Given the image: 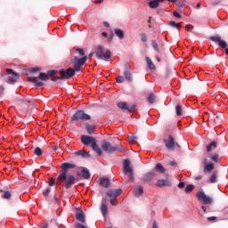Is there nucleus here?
Listing matches in <instances>:
<instances>
[{"label":"nucleus","mask_w":228,"mask_h":228,"mask_svg":"<svg viewBox=\"0 0 228 228\" xmlns=\"http://www.w3.org/2000/svg\"><path fill=\"white\" fill-rule=\"evenodd\" d=\"M28 81H29L30 83H34L35 86L37 87L44 86V85H45L44 82H40V81L37 80V77H28Z\"/></svg>","instance_id":"obj_19"},{"label":"nucleus","mask_w":228,"mask_h":228,"mask_svg":"<svg viewBox=\"0 0 228 228\" xmlns=\"http://www.w3.org/2000/svg\"><path fill=\"white\" fill-rule=\"evenodd\" d=\"M217 142L213 141L207 146V151L211 152V151H214V149H216Z\"/></svg>","instance_id":"obj_26"},{"label":"nucleus","mask_w":228,"mask_h":228,"mask_svg":"<svg viewBox=\"0 0 228 228\" xmlns=\"http://www.w3.org/2000/svg\"><path fill=\"white\" fill-rule=\"evenodd\" d=\"M81 142L84 145H92L93 151L99 156H102V150L97 145V139L95 137L82 135Z\"/></svg>","instance_id":"obj_2"},{"label":"nucleus","mask_w":228,"mask_h":228,"mask_svg":"<svg viewBox=\"0 0 228 228\" xmlns=\"http://www.w3.org/2000/svg\"><path fill=\"white\" fill-rule=\"evenodd\" d=\"M102 149L108 154H113V152H126V149L122 145L113 146L111 142L103 140L102 142Z\"/></svg>","instance_id":"obj_3"},{"label":"nucleus","mask_w":228,"mask_h":228,"mask_svg":"<svg viewBox=\"0 0 228 228\" xmlns=\"http://www.w3.org/2000/svg\"><path fill=\"white\" fill-rule=\"evenodd\" d=\"M174 17H176V19H181V13H179L177 11H175L173 12Z\"/></svg>","instance_id":"obj_47"},{"label":"nucleus","mask_w":228,"mask_h":228,"mask_svg":"<svg viewBox=\"0 0 228 228\" xmlns=\"http://www.w3.org/2000/svg\"><path fill=\"white\" fill-rule=\"evenodd\" d=\"M75 154L77 156H82V158H90V153L86 152L85 150L78 151Z\"/></svg>","instance_id":"obj_25"},{"label":"nucleus","mask_w":228,"mask_h":228,"mask_svg":"<svg viewBox=\"0 0 228 228\" xmlns=\"http://www.w3.org/2000/svg\"><path fill=\"white\" fill-rule=\"evenodd\" d=\"M101 212L103 216H106L108 215V205H106V203H102Z\"/></svg>","instance_id":"obj_28"},{"label":"nucleus","mask_w":228,"mask_h":228,"mask_svg":"<svg viewBox=\"0 0 228 228\" xmlns=\"http://www.w3.org/2000/svg\"><path fill=\"white\" fill-rule=\"evenodd\" d=\"M151 45L157 53H159V47L158 46V43L155 40L151 41Z\"/></svg>","instance_id":"obj_39"},{"label":"nucleus","mask_w":228,"mask_h":228,"mask_svg":"<svg viewBox=\"0 0 228 228\" xmlns=\"http://www.w3.org/2000/svg\"><path fill=\"white\" fill-rule=\"evenodd\" d=\"M86 60H88V57L86 56H84L80 59L78 57H74L73 69L75 72H79V70H81V68L83 67V65L86 63Z\"/></svg>","instance_id":"obj_7"},{"label":"nucleus","mask_w":228,"mask_h":228,"mask_svg":"<svg viewBox=\"0 0 228 228\" xmlns=\"http://www.w3.org/2000/svg\"><path fill=\"white\" fill-rule=\"evenodd\" d=\"M103 25H104L105 28H110V22H108V21H105L103 23Z\"/></svg>","instance_id":"obj_59"},{"label":"nucleus","mask_w":228,"mask_h":228,"mask_svg":"<svg viewBox=\"0 0 228 228\" xmlns=\"http://www.w3.org/2000/svg\"><path fill=\"white\" fill-rule=\"evenodd\" d=\"M152 228H158V223L156 221L153 222Z\"/></svg>","instance_id":"obj_61"},{"label":"nucleus","mask_w":228,"mask_h":228,"mask_svg":"<svg viewBox=\"0 0 228 228\" xmlns=\"http://www.w3.org/2000/svg\"><path fill=\"white\" fill-rule=\"evenodd\" d=\"M210 40L216 44H218L219 47H222V49H225V54L228 56L227 42L222 40L220 36H213L210 37Z\"/></svg>","instance_id":"obj_10"},{"label":"nucleus","mask_w":228,"mask_h":228,"mask_svg":"<svg viewBox=\"0 0 228 228\" xmlns=\"http://www.w3.org/2000/svg\"><path fill=\"white\" fill-rule=\"evenodd\" d=\"M78 177H83V179H90V171L86 168H83L77 173Z\"/></svg>","instance_id":"obj_14"},{"label":"nucleus","mask_w":228,"mask_h":228,"mask_svg":"<svg viewBox=\"0 0 228 228\" xmlns=\"http://www.w3.org/2000/svg\"><path fill=\"white\" fill-rule=\"evenodd\" d=\"M196 181H200V179H202V175H199V176H196Z\"/></svg>","instance_id":"obj_63"},{"label":"nucleus","mask_w":228,"mask_h":228,"mask_svg":"<svg viewBox=\"0 0 228 228\" xmlns=\"http://www.w3.org/2000/svg\"><path fill=\"white\" fill-rule=\"evenodd\" d=\"M70 168H76V164H71L69 162H64L61 165V173L58 176L57 181H64V187L69 190V188H72L73 184L76 183V176L72 175H67L69 170Z\"/></svg>","instance_id":"obj_1"},{"label":"nucleus","mask_w":228,"mask_h":228,"mask_svg":"<svg viewBox=\"0 0 228 228\" xmlns=\"http://www.w3.org/2000/svg\"><path fill=\"white\" fill-rule=\"evenodd\" d=\"M54 74H56V70H48L47 71V73H46V75H48V77H49V76H54Z\"/></svg>","instance_id":"obj_49"},{"label":"nucleus","mask_w":228,"mask_h":228,"mask_svg":"<svg viewBox=\"0 0 228 228\" xmlns=\"http://www.w3.org/2000/svg\"><path fill=\"white\" fill-rule=\"evenodd\" d=\"M118 108H119V110H126V111H129V113H131V111H134V108H136V105H132L129 107V105L127 104V102H118L117 104Z\"/></svg>","instance_id":"obj_12"},{"label":"nucleus","mask_w":228,"mask_h":228,"mask_svg":"<svg viewBox=\"0 0 228 228\" xmlns=\"http://www.w3.org/2000/svg\"><path fill=\"white\" fill-rule=\"evenodd\" d=\"M201 209L204 213H208V208L206 206H201Z\"/></svg>","instance_id":"obj_54"},{"label":"nucleus","mask_w":228,"mask_h":228,"mask_svg":"<svg viewBox=\"0 0 228 228\" xmlns=\"http://www.w3.org/2000/svg\"><path fill=\"white\" fill-rule=\"evenodd\" d=\"M217 218L218 217H216V216H209V217L207 218V220L208 222H215V220H216Z\"/></svg>","instance_id":"obj_50"},{"label":"nucleus","mask_w":228,"mask_h":228,"mask_svg":"<svg viewBox=\"0 0 228 228\" xmlns=\"http://www.w3.org/2000/svg\"><path fill=\"white\" fill-rule=\"evenodd\" d=\"M210 183H216V173H214V174L210 176Z\"/></svg>","instance_id":"obj_42"},{"label":"nucleus","mask_w":228,"mask_h":228,"mask_svg":"<svg viewBox=\"0 0 228 228\" xmlns=\"http://www.w3.org/2000/svg\"><path fill=\"white\" fill-rule=\"evenodd\" d=\"M171 28H175L176 29H181V23H177L175 21H169L168 23Z\"/></svg>","instance_id":"obj_33"},{"label":"nucleus","mask_w":228,"mask_h":228,"mask_svg":"<svg viewBox=\"0 0 228 228\" xmlns=\"http://www.w3.org/2000/svg\"><path fill=\"white\" fill-rule=\"evenodd\" d=\"M195 189V186L193 184H188L185 188V193H191L193 190Z\"/></svg>","instance_id":"obj_35"},{"label":"nucleus","mask_w":228,"mask_h":228,"mask_svg":"<svg viewBox=\"0 0 228 228\" xmlns=\"http://www.w3.org/2000/svg\"><path fill=\"white\" fill-rule=\"evenodd\" d=\"M155 168H156V171H157V172H159V174H165V170H166V169H165V167H163V165L158 163V164L156 165Z\"/></svg>","instance_id":"obj_29"},{"label":"nucleus","mask_w":228,"mask_h":228,"mask_svg":"<svg viewBox=\"0 0 228 228\" xmlns=\"http://www.w3.org/2000/svg\"><path fill=\"white\" fill-rule=\"evenodd\" d=\"M164 143L167 151H175V149H181V145L175 142V139L172 135H169L168 138L164 139Z\"/></svg>","instance_id":"obj_6"},{"label":"nucleus","mask_w":228,"mask_h":228,"mask_svg":"<svg viewBox=\"0 0 228 228\" xmlns=\"http://www.w3.org/2000/svg\"><path fill=\"white\" fill-rule=\"evenodd\" d=\"M148 102H150V104H154V102H156V95H154V94H151L148 96Z\"/></svg>","instance_id":"obj_31"},{"label":"nucleus","mask_w":228,"mask_h":228,"mask_svg":"<svg viewBox=\"0 0 228 228\" xmlns=\"http://www.w3.org/2000/svg\"><path fill=\"white\" fill-rule=\"evenodd\" d=\"M77 52H78L80 56H85V50H83V48H77Z\"/></svg>","instance_id":"obj_44"},{"label":"nucleus","mask_w":228,"mask_h":228,"mask_svg":"<svg viewBox=\"0 0 228 228\" xmlns=\"http://www.w3.org/2000/svg\"><path fill=\"white\" fill-rule=\"evenodd\" d=\"M146 62L151 70H154V69H156V65H154V62H152V60H151V58L146 57Z\"/></svg>","instance_id":"obj_27"},{"label":"nucleus","mask_w":228,"mask_h":228,"mask_svg":"<svg viewBox=\"0 0 228 228\" xmlns=\"http://www.w3.org/2000/svg\"><path fill=\"white\" fill-rule=\"evenodd\" d=\"M154 177H156V174L154 172H150L144 175L143 181H152Z\"/></svg>","instance_id":"obj_24"},{"label":"nucleus","mask_w":228,"mask_h":228,"mask_svg":"<svg viewBox=\"0 0 228 228\" xmlns=\"http://www.w3.org/2000/svg\"><path fill=\"white\" fill-rule=\"evenodd\" d=\"M141 40L142 42H147V35L141 34Z\"/></svg>","instance_id":"obj_48"},{"label":"nucleus","mask_w":228,"mask_h":228,"mask_svg":"<svg viewBox=\"0 0 228 228\" xmlns=\"http://www.w3.org/2000/svg\"><path fill=\"white\" fill-rule=\"evenodd\" d=\"M175 111H176V115L178 117H181V115H183V107H181V105H176Z\"/></svg>","instance_id":"obj_36"},{"label":"nucleus","mask_w":228,"mask_h":228,"mask_svg":"<svg viewBox=\"0 0 228 228\" xmlns=\"http://www.w3.org/2000/svg\"><path fill=\"white\" fill-rule=\"evenodd\" d=\"M126 71L124 72V76L126 79V81H133V77H131V68L129 67V64L125 65Z\"/></svg>","instance_id":"obj_15"},{"label":"nucleus","mask_w":228,"mask_h":228,"mask_svg":"<svg viewBox=\"0 0 228 228\" xmlns=\"http://www.w3.org/2000/svg\"><path fill=\"white\" fill-rule=\"evenodd\" d=\"M149 6H150V8L155 9V8H158V6H159V4L158 2H155L154 0H152L149 3Z\"/></svg>","instance_id":"obj_37"},{"label":"nucleus","mask_w":228,"mask_h":228,"mask_svg":"<svg viewBox=\"0 0 228 228\" xmlns=\"http://www.w3.org/2000/svg\"><path fill=\"white\" fill-rule=\"evenodd\" d=\"M169 165L171 166V167H175L176 165H177V163H175V161H170L169 162Z\"/></svg>","instance_id":"obj_55"},{"label":"nucleus","mask_w":228,"mask_h":228,"mask_svg":"<svg viewBox=\"0 0 228 228\" xmlns=\"http://www.w3.org/2000/svg\"><path fill=\"white\" fill-rule=\"evenodd\" d=\"M123 174L127 175V183H133L134 181V172L133 171L129 159H126L123 162Z\"/></svg>","instance_id":"obj_4"},{"label":"nucleus","mask_w":228,"mask_h":228,"mask_svg":"<svg viewBox=\"0 0 228 228\" xmlns=\"http://www.w3.org/2000/svg\"><path fill=\"white\" fill-rule=\"evenodd\" d=\"M12 198V191H4L2 199H6L7 200Z\"/></svg>","instance_id":"obj_32"},{"label":"nucleus","mask_w":228,"mask_h":228,"mask_svg":"<svg viewBox=\"0 0 228 228\" xmlns=\"http://www.w3.org/2000/svg\"><path fill=\"white\" fill-rule=\"evenodd\" d=\"M115 200H113V198H110L111 206H117V203H115Z\"/></svg>","instance_id":"obj_53"},{"label":"nucleus","mask_w":228,"mask_h":228,"mask_svg":"<svg viewBox=\"0 0 228 228\" xmlns=\"http://www.w3.org/2000/svg\"><path fill=\"white\" fill-rule=\"evenodd\" d=\"M185 29H186L187 31H193V26H191V25H186V26H185Z\"/></svg>","instance_id":"obj_51"},{"label":"nucleus","mask_w":228,"mask_h":228,"mask_svg":"<svg viewBox=\"0 0 228 228\" xmlns=\"http://www.w3.org/2000/svg\"><path fill=\"white\" fill-rule=\"evenodd\" d=\"M134 193L136 197H142V195H143V187L142 186L134 187Z\"/></svg>","instance_id":"obj_21"},{"label":"nucleus","mask_w":228,"mask_h":228,"mask_svg":"<svg viewBox=\"0 0 228 228\" xmlns=\"http://www.w3.org/2000/svg\"><path fill=\"white\" fill-rule=\"evenodd\" d=\"M114 33H115L116 37H118V38H119L120 40H123L124 35H125L124 30H122L120 28H115Z\"/></svg>","instance_id":"obj_23"},{"label":"nucleus","mask_w":228,"mask_h":228,"mask_svg":"<svg viewBox=\"0 0 228 228\" xmlns=\"http://www.w3.org/2000/svg\"><path fill=\"white\" fill-rule=\"evenodd\" d=\"M204 165H205V167H204L205 172H213V170H215V164L213 163L208 164V159H204Z\"/></svg>","instance_id":"obj_18"},{"label":"nucleus","mask_w":228,"mask_h":228,"mask_svg":"<svg viewBox=\"0 0 228 228\" xmlns=\"http://www.w3.org/2000/svg\"><path fill=\"white\" fill-rule=\"evenodd\" d=\"M86 131H87L88 134H94V133L95 131V127L92 125H87Z\"/></svg>","instance_id":"obj_30"},{"label":"nucleus","mask_w":228,"mask_h":228,"mask_svg":"<svg viewBox=\"0 0 228 228\" xmlns=\"http://www.w3.org/2000/svg\"><path fill=\"white\" fill-rule=\"evenodd\" d=\"M124 81H125L124 77L118 76V77H117V83H124Z\"/></svg>","instance_id":"obj_46"},{"label":"nucleus","mask_w":228,"mask_h":228,"mask_svg":"<svg viewBox=\"0 0 228 228\" xmlns=\"http://www.w3.org/2000/svg\"><path fill=\"white\" fill-rule=\"evenodd\" d=\"M184 186H185V183H184V182H180L179 183H178V188H184Z\"/></svg>","instance_id":"obj_52"},{"label":"nucleus","mask_w":228,"mask_h":228,"mask_svg":"<svg viewBox=\"0 0 228 228\" xmlns=\"http://www.w3.org/2000/svg\"><path fill=\"white\" fill-rule=\"evenodd\" d=\"M95 54L98 60H110L111 58V51L107 50L104 53V47L102 45L97 46Z\"/></svg>","instance_id":"obj_5"},{"label":"nucleus","mask_w":228,"mask_h":228,"mask_svg":"<svg viewBox=\"0 0 228 228\" xmlns=\"http://www.w3.org/2000/svg\"><path fill=\"white\" fill-rule=\"evenodd\" d=\"M58 79H60V77H53L52 78V81H58Z\"/></svg>","instance_id":"obj_62"},{"label":"nucleus","mask_w":228,"mask_h":228,"mask_svg":"<svg viewBox=\"0 0 228 228\" xmlns=\"http://www.w3.org/2000/svg\"><path fill=\"white\" fill-rule=\"evenodd\" d=\"M50 193H51V187L46 188V189L43 191L44 197H48Z\"/></svg>","instance_id":"obj_41"},{"label":"nucleus","mask_w":228,"mask_h":228,"mask_svg":"<svg viewBox=\"0 0 228 228\" xmlns=\"http://www.w3.org/2000/svg\"><path fill=\"white\" fill-rule=\"evenodd\" d=\"M102 36L104 37V38H107L108 37V32H102Z\"/></svg>","instance_id":"obj_60"},{"label":"nucleus","mask_w":228,"mask_h":228,"mask_svg":"<svg viewBox=\"0 0 228 228\" xmlns=\"http://www.w3.org/2000/svg\"><path fill=\"white\" fill-rule=\"evenodd\" d=\"M196 197L198 200L203 202V204H213V198L206 195L202 191H198Z\"/></svg>","instance_id":"obj_9"},{"label":"nucleus","mask_w":228,"mask_h":228,"mask_svg":"<svg viewBox=\"0 0 228 228\" xmlns=\"http://www.w3.org/2000/svg\"><path fill=\"white\" fill-rule=\"evenodd\" d=\"M113 40V34H110V37L108 39V43L110 44Z\"/></svg>","instance_id":"obj_57"},{"label":"nucleus","mask_w":228,"mask_h":228,"mask_svg":"<svg viewBox=\"0 0 228 228\" xmlns=\"http://www.w3.org/2000/svg\"><path fill=\"white\" fill-rule=\"evenodd\" d=\"M100 184L103 188H110V179H108V178H101L100 179Z\"/></svg>","instance_id":"obj_22"},{"label":"nucleus","mask_w":228,"mask_h":228,"mask_svg":"<svg viewBox=\"0 0 228 228\" xmlns=\"http://www.w3.org/2000/svg\"><path fill=\"white\" fill-rule=\"evenodd\" d=\"M60 74L62 79H70V77L76 74V71L74 69L69 68L67 69H61Z\"/></svg>","instance_id":"obj_11"},{"label":"nucleus","mask_w":228,"mask_h":228,"mask_svg":"<svg viewBox=\"0 0 228 228\" xmlns=\"http://www.w3.org/2000/svg\"><path fill=\"white\" fill-rule=\"evenodd\" d=\"M154 1L159 4V3H163L165 0H154Z\"/></svg>","instance_id":"obj_64"},{"label":"nucleus","mask_w":228,"mask_h":228,"mask_svg":"<svg viewBox=\"0 0 228 228\" xmlns=\"http://www.w3.org/2000/svg\"><path fill=\"white\" fill-rule=\"evenodd\" d=\"M7 73H9L12 76V77H8V81L10 83H15V81L17 80V77H19V74L15 73V71H13V69H8Z\"/></svg>","instance_id":"obj_16"},{"label":"nucleus","mask_w":228,"mask_h":228,"mask_svg":"<svg viewBox=\"0 0 228 228\" xmlns=\"http://www.w3.org/2000/svg\"><path fill=\"white\" fill-rule=\"evenodd\" d=\"M76 218L78 220V222H82L84 224L85 222V213L82 209H77L76 211Z\"/></svg>","instance_id":"obj_17"},{"label":"nucleus","mask_w":228,"mask_h":228,"mask_svg":"<svg viewBox=\"0 0 228 228\" xmlns=\"http://www.w3.org/2000/svg\"><path fill=\"white\" fill-rule=\"evenodd\" d=\"M102 3H104V0H96L95 1L96 4H101Z\"/></svg>","instance_id":"obj_58"},{"label":"nucleus","mask_w":228,"mask_h":228,"mask_svg":"<svg viewBox=\"0 0 228 228\" xmlns=\"http://www.w3.org/2000/svg\"><path fill=\"white\" fill-rule=\"evenodd\" d=\"M210 159H212V161H215V163H218V154L212 155L210 157Z\"/></svg>","instance_id":"obj_43"},{"label":"nucleus","mask_w":228,"mask_h":228,"mask_svg":"<svg viewBox=\"0 0 228 228\" xmlns=\"http://www.w3.org/2000/svg\"><path fill=\"white\" fill-rule=\"evenodd\" d=\"M38 70H40V68H38V67L32 68V69H31L32 72H37Z\"/></svg>","instance_id":"obj_56"},{"label":"nucleus","mask_w":228,"mask_h":228,"mask_svg":"<svg viewBox=\"0 0 228 228\" xmlns=\"http://www.w3.org/2000/svg\"><path fill=\"white\" fill-rule=\"evenodd\" d=\"M92 118L90 115L85 113V110H77L71 118L72 122L77 120H90Z\"/></svg>","instance_id":"obj_8"},{"label":"nucleus","mask_w":228,"mask_h":228,"mask_svg":"<svg viewBox=\"0 0 228 228\" xmlns=\"http://www.w3.org/2000/svg\"><path fill=\"white\" fill-rule=\"evenodd\" d=\"M34 153L36 154V156H42V154H44V151L40 147H37L34 151Z\"/></svg>","instance_id":"obj_38"},{"label":"nucleus","mask_w":228,"mask_h":228,"mask_svg":"<svg viewBox=\"0 0 228 228\" xmlns=\"http://www.w3.org/2000/svg\"><path fill=\"white\" fill-rule=\"evenodd\" d=\"M138 140V137H136V135H129L128 136V142L130 143H134V142H136Z\"/></svg>","instance_id":"obj_40"},{"label":"nucleus","mask_w":228,"mask_h":228,"mask_svg":"<svg viewBox=\"0 0 228 228\" xmlns=\"http://www.w3.org/2000/svg\"><path fill=\"white\" fill-rule=\"evenodd\" d=\"M39 79L41 81H47V79H49V75L47 73H40Z\"/></svg>","instance_id":"obj_34"},{"label":"nucleus","mask_w":228,"mask_h":228,"mask_svg":"<svg viewBox=\"0 0 228 228\" xmlns=\"http://www.w3.org/2000/svg\"><path fill=\"white\" fill-rule=\"evenodd\" d=\"M106 195L110 199L117 200V197H118V195H122V189L110 190L109 191H107Z\"/></svg>","instance_id":"obj_13"},{"label":"nucleus","mask_w":228,"mask_h":228,"mask_svg":"<svg viewBox=\"0 0 228 228\" xmlns=\"http://www.w3.org/2000/svg\"><path fill=\"white\" fill-rule=\"evenodd\" d=\"M54 184H56V179L50 178L49 186H54Z\"/></svg>","instance_id":"obj_45"},{"label":"nucleus","mask_w":228,"mask_h":228,"mask_svg":"<svg viewBox=\"0 0 228 228\" xmlns=\"http://www.w3.org/2000/svg\"><path fill=\"white\" fill-rule=\"evenodd\" d=\"M157 186L160 188L163 186H172V183L169 180H158Z\"/></svg>","instance_id":"obj_20"}]
</instances>
